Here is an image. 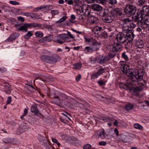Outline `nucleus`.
I'll list each match as a JSON object with an SVG mask.
<instances>
[{
	"label": "nucleus",
	"instance_id": "nucleus-38",
	"mask_svg": "<svg viewBox=\"0 0 149 149\" xmlns=\"http://www.w3.org/2000/svg\"><path fill=\"white\" fill-rule=\"evenodd\" d=\"M32 18L38 19L39 18V15L37 13H33L30 15Z\"/></svg>",
	"mask_w": 149,
	"mask_h": 149
},
{
	"label": "nucleus",
	"instance_id": "nucleus-36",
	"mask_svg": "<svg viewBox=\"0 0 149 149\" xmlns=\"http://www.w3.org/2000/svg\"><path fill=\"white\" fill-rule=\"evenodd\" d=\"M102 119L103 120L106 121V122H109V121H112L113 120L111 118H110L108 117H103L102 118Z\"/></svg>",
	"mask_w": 149,
	"mask_h": 149
},
{
	"label": "nucleus",
	"instance_id": "nucleus-7",
	"mask_svg": "<svg viewBox=\"0 0 149 149\" xmlns=\"http://www.w3.org/2000/svg\"><path fill=\"white\" fill-rule=\"evenodd\" d=\"M130 27H125L124 28L123 31L124 33L126 34V36L125 37L127 39V42L126 47L127 48L129 47L130 45Z\"/></svg>",
	"mask_w": 149,
	"mask_h": 149
},
{
	"label": "nucleus",
	"instance_id": "nucleus-42",
	"mask_svg": "<svg viewBox=\"0 0 149 149\" xmlns=\"http://www.w3.org/2000/svg\"><path fill=\"white\" fill-rule=\"evenodd\" d=\"M51 13L52 15L54 16L58 15L59 13V12L57 10H52L51 11Z\"/></svg>",
	"mask_w": 149,
	"mask_h": 149
},
{
	"label": "nucleus",
	"instance_id": "nucleus-23",
	"mask_svg": "<svg viewBox=\"0 0 149 149\" xmlns=\"http://www.w3.org/2000/svg\"><path fill=\"white\" fill-rule=\"evenodd\" d=\"M124 35L123 33H119L117 34L116 37V39L118 41H121V42L123 43L124 42H125V41L121 42V40L123 38H124Z\"/></svg>",
	"mask_w": 149,
	"mask_h": 149
},
{
	"label": "nucleus",
	"instance_id": "nucleus-58",
	"mask_svg": "<svg viewBox=\"0 0 149 149\" xmlns=\"http://www.w3.org/2000/svg\"><path fill=\"white\" fill-rule=\"evenodd\" d=\"M136 44L138 46H141L143 44L142 41L141 40H140V42L137 41L136 42Z\"/></svg>",
	"mask_w": 149,
	"mask_h": 149
},
{
	"label": "nucleus",
	"instance_id": "nucleus-2",
	"mask_svg": "<svg viewBox=\"0 0 149 149\" xmlns=\"http://www.w3.org/2000/svg\"><path fill=\"white\" fill-rule=\"evenodd\" d=\"M77 10V13L79 15V19L80 20H83L85 16L90 14L91 8L88 5H84L82 7L81 9Z\"/></svg>",
	"mask_w": 149,
	"mask_h": 149
},
{
	"label": "nucleus",
	"instance_id": "nucleus-46",
	"mask_svg": "<svg viewBox=\"0 0 149 149\" xmlns=\"http://www.w3.org/2000/svg\"><path fill=\"white\" fill-rule=\"evenodd\" d=\"M116 2V0H109V3L112 5H114Z\"/></svg>",
	"mask_w": 149,
	"mask_h": 149
},
{
	"label": "nucleus",
	"instance_id": "nucleus-50",
	"mask_svg": "<svg viewBox=\"0 0 149 149\" xmlns=\"http://www.w3.org/2000/svg\"><path fill=\"white\" fill-rule=\"evenodd\" d=\"M91 147V145L89 144H87L84 146L83 149H89Z\"/></svg>",
	"mask_w": 149,
	"mask_h": 149
},
{
	"label": "nucleus",
	"instance_id": "nucleus-12",
	"mask_svg": "<svg viewBox=\"0 0 149 149\" xmlns=\"http://www.w3.org/2000/svg\"><path fill=\"white\" fill-rule=\"evenodd\" d=\"M121 65L123 64L124 66L122 67L123 69L124 72L128 76H130V66L127 63L121 62Z\"/></svg>",
	"mask_w": 149,
	"mask_h": 149
},
{
	"label": "nucleus",
	"instance_id": "nucleus-37",
	"mask_svg": "<svg viewBox=\"0 0 149 149\" xmlns=\"http://www.w3.org/2000/svg\"><path fill=\"white\" fill-rule=\"evenodd\" d=\"M67 18V17L66 15L64 16L63 17L61 18L58 21V23H61L64 21Z\"/></svg>",
	"mask_w": 149,
	"mask_h": 149
},
{
	"label": "nucleus",
	"instance_id": "nucleus-31",
	"mask_svg": "<svg viewBox=\"0 0 149 149\" xmlns=\"http://www.w3.org/2000/svg\"><path fill=\"white\" fill-rule=\"evenodd\" d=\"M136 11V7L134 6L131 5V15H134Z\"/></svg>",
	"mask_w": 149,
	"mask_h": 149
},
{
	"label": "nucleus",
	"instance_id": "nucleus-3",
	"mask_svg": "<svg viewBox=\"0 0 149 149\" xmlns=\"http://www.w3.org/2000/svg\"><path fill=\"white\" fill-rule=\"evenodd\" d=\"M47 55H44L41 57V59L43 61L48 62H56L57 58L58 56L57 55H55L53 52L46 51L45 52Z\"/></svg>",
	"mask_w": 149,
	"mask_h": 149
},
{
	"label": "nucleus",
	"instance_id": "nucleus-10",
	"mask_svg": "<svg viewBox=\"0 0 149 149\" xmlns=\"http://www.w3.org/2000/svg\"><path fill=\"white\" fill-rule=\"evenodd\" d=\"M97 71L96 72L93 74L91 76V79H94L97 78L100 76L106 70L101 67H99L97 68Z\"/></svg>",
	"mask_w": 149,
	"mask_h": 149
},
{
	"label": "nucleus",
	"instance_id": "nucleus-1",
	"mask_svg": "<svg viewBox=\"0 0 149 149\" xmlns=\"http://www.w3.org/2000/svg\"><path fill=\"white\" fill-rule=\"evenodd\" d=\"M137 70L131 69V91L136 96L139 95V91L143 89V85L139 81L143 79V76L138 75Z\"/></svg>",
	"mask_w": 149,
	"mask_h": 149
},
{
	"label": "nucleus",
	"instance_id": "nucleus-48",
	"mask_svg": "<svg viewBox=\"0 0 149 149\" xmlns=\"http://www.w3.org/2000/svg\"><path fill=\"white\" fill-rule=\"evenodd\" d=\"M97 62V59L93 58L92 60H91L90 61V63L91 64H94L96 63Z\"/></svg>",
	"mask_w": 149,
	"mask_h": 149
},
{
	"label": "nucleus",
	"instance_id": "nucleus-33",
	"mask_svg": "<svg viewBox=\"0 0 149 149\" xmlns=\"http://www.w3.org/2000/svg\"><path fill=\"white\" fill-rule=\"evenodd\" d=\"M133 126L135 128L139 130H141L143 128V127L138 123L135 124Z\"/></svg>",
	"mask_w": 149,
	"mask_h": 149
},
{
	"label": "nucleus",
	"instance_id": "nucleus-6",
	"mask_svg": "<svg viewBox=\"0 0 149 149\" xmlns=\"http://www.w3.org/2000/svg\"><path fill=\"white\" fill-rule=\"evenodd\" d=\"M115 54L114 53L112 55L110 54L106 56L100 55L97 58V62L100 64L104 63L108 61L112 58L115 56Z\"/></svg>",
	"mask_w": 149,
	"mask_h": 149
},
{
	"label": "nucleus",
	"instance_id": "nucleus-20",
	"mask_svg": "<svg viewBox=\"0 0 149 149\" xmlns=\"http://www.w3.org/2000/svg\"><path fill=\"white\" fill-rule=\"evenodd\" d=\"M91 8L92 9L95 11H100L102 9V7L100 5L98 4H93L91 5Z\"/></svg>",
	"mask_w": 149,
	"mask_h": 149
},
{
	"label": "nucleus",
	"instance_id": "nucleus-15",
	"mask_svg": "<svg viewBox=\"0 0 149 149\" xmlns=\"http://www.w3.org/2000/svg\"><path fill=\"white\" fill-rule=\"evenodd\" d=\"M140 13L141 14L145 16H148L149 13V6H143L141 10Z\"/></svg>",
	"mask_w": 149,
	"mask_h": 149
},
{
	"label": "nucleus",
	"instance_id": "nucleus-27",
	"mask_svg": "<svg viewBox=\"0 0 149 149\" xmlns=\"http://www.w3.org/2000/svg\"><path fill=\"white\" fill-rule=\"evenodd\" d=\"M124 12L127 14H129L130 15V5H128L126 6L124 9Z\"/></svg>",
	"mask_w": 149,
	"mask_h": 149
},
{
	"label": "nucleus",
	"instance_id": "nucleus-17",
	"mask_svg": "<svg viewBox=\"0 0 149 149\" xmlns=\"http://www.w3.org/2000/svg\"><path fill=\"white\" fill-rule=\"evenodd\" d=\"M19 34L17 33H13L6 40V42H9L15 40L19 36Z\"/></svg>",
	"mask_w": 149,
	"mask_h": 149
},
{
	"label": "nucleus",
	"instance_id": "nucleus-16",
	"mask_svg": "<svg viewBox=\"0 0 149 149\" xmlns=\"http://www.w3.org/2000/svg\"><path fill=\"white\" fill-rule=\"evenodd\" d=\"M88 21L91 24H95L98 22V19L97 17L94 16H91L88 17Z\"/></svg>",
	"mask_w": 149,
	"mask_h": 149
},
{
	"label": "nucleus",
	"instance_id": "nucleus-5",
	"mask_svg": "<svg viewBox=\"0 0 149 149\" xmlns=\"http://www.w3.org/2000/svg\"><path fill=\"white\" fill-rule=\"evenodd\" d=\"M103 16L107 22H111L114 19V16L111 13L110 11L107 9H105L103 13Z\"/></svg>",
	"mask_w": 149,
	"mask_h": 149
},
{
	"label": "nucleus",
	"instance_id": "nucleus-14",
	"mask_svg": "<svg viewBox=\"0 0 149 149\" xmlns=\"http://www.w3.org/2000/svg\"><path fill=\"white\" fill-rule=\"evenodd\" d=\"M100 47L98 46H94L90 47L87 46L84 49V51L85 53L88 52H92L93 51L97 50Z\"/></svg>",
	"mask_w": 149,
	"mask_h": 149
},
{
	"label": "nucleus",
	"instance_id": "nucleus-62",
	"mask_svg": "<svg viewBox=\"0 0 149 149\" xmlns=\"http://www.w3.org/2000/svg\"><path fill=\"white\" fill-rule=\"evenodd\" d=\"M28 109L25 108L24 110V114H27L28 113Z\"/></svg>",
	"mask_w": 149,
	"mask_h": 149
},
{
	"label": "nucleus",
	"instance_id": "nucleus-47",
	"mask_svg": "<svg viewBox=\"0 0 149 149\" xmlns=\"http://www.w3.org/2000/svg\"><path fill=\"white\" fill-rule=\"evenodd\" d=\"M106 0H97V2L102 4H104L106 2Z\"/></svg>",
	"mask_w": 149,
	"mask_h": 149
},
{
	"label": "nucleus",
	"instance_id": "nucleus-54",
	"mask_svg": "<svg viewBox=\"0 0 149 149\" xmlns=\"http://www.w3.org/2000/svg\"><path fill=\"white\" fill-rule=\"evenodd\" d=\"M68 37L71 39H74V37L72 35L70 32H68ZM70 40H71V39Z\"/></svg>",
	"mask_w": 149,
	"mask_h": 149
},
{
	"label": "nucleus",
	"instance_id": "nucleus-49",
	"mask_svg": "<svg viewBox=\"0 0 149 149\" xmlns=\"http://www.w3.org/2000/svg\"><path fill=\"white\" fill-rule=\"evenodd\" d=\"M141 24V26L143 29H145L147 28L148 26V25H147L146 24H145L144 22L143 23H142V24Z\"/></svg>",
	"mask_w": 149,
	"mask_h": 149
},
{
	"label": "nucleus",
	"instance_id": "nucleus-43",
	"mask_svg": "<svg viewBox=\"0 0 149 149\" xmlns=\"http://www.w3.org/2000/svg\"><path fill=\"white\" fill-rule=\"evenodd\" d=\"M39 41L42 43H44L47 41L46 36L43 38L39 40Z\"/></svg>",
	"mask_w": 149,
	"mask_h": 149
},
{
	"label": "nucleus",
	"instance_id": "nucleus-57",
	"mask_svg": "<svg viewBox=\"0 0 149 149\" xmlns=\"http://www.w3.org/2000/svg\"><path fill=\"white\" fill-rule=\"evenodd\" d=\"M17 19L19 21H21L22 22H23L24 21V18L20 16L17 17Z\"/></svg>",
	"mask_w": 149,
	"mask_h": 149
},
{
	"label": "nucleus",
	"instance_id": "nucleus-30",
	"mask_svg": "<svg viewBox=\"0 0 149 149\" xmlns=\"http://www.w3.org/2000/svg\"><path fill=\"white\" fill-rule=\"evenodd\" d=\"M123 88L126 90H128L130 92V84L128 83L125 84L123 86Z\"/></svg>",
	"mask_w": 149,
	"mask_h": 149
},
{
	"label": "nucleus",
	"instance_id": "nucleus-41",
	"mask_svg": "<svg viewBox=\"0 0 149 149\" xmlns=\"http://www.w3.org/2000/svg\"><path fill=\"white\" fill-rule=\"evenodd\" d=\"M10 3L14 5H19V3L18 2H17L15 1H9Z\"/></svg>",
	"mask_w": 149,
	"mask_h": 149
},
{
	"label": "nucleus",
	"instance_id": "nucleus-51",
	"mask_svg": "<svg viewBox=\"0 0 149 149\" xmlns=\"http://www.w3.org/2000/svg\"><path fill=\"white\" fill-rule=\"evenodd\" d=\"M122 56L123 58L126 60H128V58L127 56L125 54V52H123L122 54Z\"/></svg>",
	"mask_w": 149,
	"mask_h": 149
},
{
	"label": "nucleus",
	"instance_id": "nucleus-21",
	"mask_svg": "<svg viewBox=\"0 0 149 149\" xmlns=\"http://www.w3.org/2000/svg\"><path fill=\"white\" fill-rule=\"evenodd\" d=\"M110 11L113 16H114V17L116 15H120L122 14L120 10L118 8H115L113 10H111Z\"/></svg>",
	"mask_w": 149,
	"mask_h": 149
},
{
	"label": "nucleus",
	"instance_id": "nucleus-8",
	"mask_svg": "<svg viewBox=\"0 0 149 149\" xmlns=\"http://www.w3.org/2000/svg\"><path fill=\"white\" fill-rule=\"evenodd\" d=\"M93 136L96 139H104L107 138V135L105 133L104 130L101 129L96 131Z\"/></svg>",
	"mask_w": 149,
	"mask_h": 149
},
{
	"label": "nucleus",
	"instance_id": "nucleus-61",
	"mask_svg": "<svg viewBox=\"0 0 149 149\" xmlns=\"http://www.w3.org/2000/svg\"><path fill=\"white\" fill-rule=\"evenodd\" d=\"M124 21L126 23H127V22H129L130 20L128 18H125L124 19Z\"/></svg>",
	"mask_w": 149,
	"mask_h": 149
},
{
	"label": "nucleus",
	"instance_id": "nucleus-63",
	"mask_svg": "<svg viewBox=\"0 0 149 149\" xmlns=\"http://www.w3.org/2000/svg\"><path fill=\"white\" fill-rule=\"evenodd\" d=\"M76 18V17H75V15H72L71 16V19H72V20H74V19H75Z\"/></svg>",
	"mask_w": 149,
	"mask_h": 149
},
{
	"label": "nucleus",
	"instance_id": "nucleus-13",
	"mask_svg": "<svg viewBox=\"0 0 149 149\" xmlns=\"http://www.w3.org/2000/svg\"><path fill=\"white\" fill-rule=\"evenodd\" d=\"M29 127H27L26 124H24L23 125L20 126L17 130V134H19L24 132L28 130Z\"/></svg>",
	"mask_w": 149,
	"mask_h": 149
},
{
	"label": "nucleus",
	"instance_id": "nucleus-40",
	"mask_svg": "<svg viewBox=\"0 0 149 149\" xmlns=\"http://www.w3.org/2000/svg\"><path fill=\"white\" fill-rule=\"evenodd\" d=\"M46 37L47 41L48 42L51 41L53 39V36L51 35L46 36Z\"/></svg>",
	"mask_w": 149,
	"mask_h": 149
},
{
	"label": "nucleus",
	"instance_id": "nucleus-52",
	"mask_svg": "<svg viewBox=\"0 0 149 149\" xmlns=\"http://www.w3.org/2000/svg\"><path fill=\"white\" fill-rule=\"evenodd\" d=\"M21 14L23 15L26 16L27 17L29 16L30 15L29 13L26 12H22L21 13Z\"/></svg>",
	"mask_w": 149,
	"mask_h": 149
},
{
	"label": "nucleus",
	"instance_id": "nucleus-29",
	"mask_svg": "<svg viewBox=\"0 0 149 149\" xmlns=\"http://www.w3.org/2000/svg\"><path fill=\"white\" fill-rule=\"evenodd\" d=\"M143 22L145 24L149 26V16H145L143 19Z\"/></svg>",
	"mask_w": 149,
	"mask_h": 149
},
{
	"label": "nucleus",
	"instance_id": "nucleus-4",
	"mask_svg": "<svg viewBox=\"0 0 149 149\" xmlns=\"http://www.w3.org/2000/svg\"><path fill=\"white\" fill-rule=\"evenodd\" d=\"M57 42L60 44H62L65 42H69L71 41L68 35L65 33L58 35L57 36Z\"/></svg>",
	"mask_w": 149,
	"mask_h": 149
},
{
	"label": "nucleus",
	"instance_id": "nucleus-64",
	"mask_svg": "<svg viewBox=\"0 0 149 149\" xmlns=\"http://www.w3.org/2000/svg\"><path fill=\"white\" fill-rule=\"evenodd\" d=\"M138 1L139 2V4H141L145 2V0H138Z\"/></svg>",
	"mask_w": 149,
	"mask_h": 149
},
{
	"label": "nucleus",
	"instance_id": "nucleus-55",
	"mask_svg": "<svg viewBox=\"0 0 149 149\" xmlns=\"http://www.w3.org/2000/svg\"><path fill=\"white\" fill-rule=\"evenodd\" d=\"M99 144L101 146H105L106 145L107 143L105 141H102L99 142Z\"/></svg>",
	"mask_w": 149,
	"mask_h": 149
},
{
	"label": "nucleus",
	"instance_id": "nucleus-25",
	"mask_svg": "<svg viewBox=\"0 0 149 149\" xmlns=\"http://www.w3.org/2000/svg\"><path fill=\"white\" fill-rule=\"evenodd\" d=\"M5 90L7 94H9L10 92V86L8 83H6L5 85Z\"/></svg>",
	"mask_w": 149,
	"mask_h": 149
},
{
	"label": "nucleus",
	"instance_id": "nucleus-11",
	"mask_svg": "<svg viewBox=\"0 0 149 149\" xmlns=\"http://www.w3.org/2000/svg\"><path fill=\"white\" fill-rule=\"evenodd\" d=\"M103 30L102 27L95 26L92 29L93 34L96 37H100Z\"/></svg>",
	"mask_w": 149,
	"mask_h": 149
},
{
	"label": "nucleus",
	"instance_id": "nucleus-59",
	"mask_svg": "<svg viewBox=\"0 0 149 149\" xmlns=\"http://www.w3.org/2000/svg\"><path fill=\"white\" fill-rule=\"evenodd\" d=\"M114 132L117 136H118L119 132L117 129L116 128L114 130Z\"/></svg>",
	"mask_w": 149,
	"mask_h": 149
},
{
	"label": "nucleus",
	"instance_id": "nucleus-35",
	"mask_svg": "<svg viewBox=\"0 0 149 149\" xmlns=\"http://www.w3.org/2000/svg\"><path fill=\"white\" fill-rule=\"evenodd\" d=\"M31 27H40L41 26V25L40 24H37L36 23H31Z\"/></svg>",
	"mask_w": 149,
	"mask_h": 149
},
{
	"label": "nucleus",
	"instance_id": "nucleus-44",
	"mask_svg": "<svg viewBox=\"0 0 149 149\" xmlns=\"http://www.w3.org/2000/svg\"><path fill=\"white\" fill-rule=\"evenodd\" d=\"M101 36L105 38H106L107 37V33L103 30V31L102 32V33H101Z\"/></svg>",
	"mask_w": 149,
	"mask_h": 149
},
{
	"label": "nucleus",
	"instance_id": "nucleus-39",
	"mask_svg": "<svg viewBox=\"0 0 149 149\" xmlns=\"http://www.w3.org/2000/svg\"><path fill=\"white\" fill-rule=\"evenodd\" d=\"M107 81V80H102L100 79L98 81V84L100 85H103L105 84V83Z\"/></svg>",
	"mask_w": 149,
	"mask_h": 149
},
{
	"label": "nucleus",
	"instance_id": "nucleus-26",
	"mask_svg": "<svg viewBox=\"0 0 149 149\" xmlns=\"http://www.w3.org/2000/svg\"><path fill=\"white\" fill-rule=\"evenodd\" d=\"M14 139H11L9 138H5L3 139V142L6 143H10L13 142Z\"/></svg>",
	"mask_w": 149,
	"mask_h": 149
},
{
	"label": "nucleus",
	"instance_id": "nucleus-9",
	"mask_svg": "<svg viewBox=\"0 0 149 149\" xmlns=\"http://www.w3.org/2000/svg\"><path fill=\"white\" fill-rule=\"evenodd\" d=\"M85 42L88 45H92L94 46L100 47V43L98 42L91 37H85Z\"/></svg>",
	"mask_w": 149,
	"mask_h": 149
},
{
	"label": "nucleus",
	"instance_id": "nucleus-18",
	"mask_svg": "<svg viewBox=\"0 0 149 149\" xmlns=\"http://www.w3.org/2000/svg\"><path fill=\"white\" fill-rule=\"evenodd\" d=\"M143 15L140 13L139 14L137 13V15L132 17V19L136 22H140L143 20Z\"/></svg>",
	"mask_w": 149,
	"mask_h": 149
},
{
	"label": "nucleus",
	"instance_id": "nucleus-60",
	"mask_svg": "<svg viewBox=\"0 0 149 149\" xmlns=\"http://www.w3.org/2000/svg\"><path fill=\"white\" fill-rule=\"evenodd\" d=\"M81 78V76L80 74H79L77 76L76 78V79L77 81H78Z\"/></svg>",
	"mask_w": 149,
	"mask_h": 149
},
{
	"label": "nucleus",
	"instance_id": "nucleus-34",
	"mask_svg": "<svg viewBox=\"0 0 149 149\" xmlns=\"http://www.w3.org/2000/svg\"><path fill=\"white\" fill-rule=\"evenodd\" d=\"M32 34L30 31H29L25 36L24 38L27 39H29L30 37L32 35Z\"/></svg>",
	"mask_w": 149,
	"mask_h": 149
},
{
	"label": "nucleus",
	"instance_id": "nucleus-32",
	"mask_svg": "<svg viewBox=\"0 0 149 149\" xmlns=\"http://www.w3.org/2000/svg\"><path fill=\"white\" fill-rule=\"evenodd\" d=\"M35 35L38 37L41 38L43 36V34L41 31H37L35 33Z\"/></svg>",
	"mask_w": 149,
	"mask_h": 149
},
{
	"label": "nucleus",
	"instance_id": "nucleus-24",
	"mask_svg": "<svg viewBox=\"0 0 149 149\" xmlns=\"http://www.w3.org/2000/svg\"><path fill=\"white\" fill-rule=\"evenodd\" d=\"M31 112L33 113L34 114L36 115H38V113L41 114L39 112V111L37 107L35 106H32L31 109Z\"/></svg>",
	"mask_w": 149,
	"mask_h": 149
},
{
	"label": "nucleus",
	"instance_id": "nucleus-19",
	"mask_svg": "<svg viewBox=\"0 0 149 149\" xmlns=\"http://www.w3.org/2000/svg\"><path fill=\"white\" fill-rule=\"evenodd\" d=\"M31 25L30 23H26L24 24L21 26L19 29V30L20 31H24L26 32L27 31L28 28H30Z\"/></svg>",
	"mask_w": 149,
	"mask_h": 149
},
{
	"label": "nucleus",
	"instance_id": "nucleus-56",
	"mask_svg": "<svg viewBox=\"0 0 149 149\" xmlns=\"http://www.w3.org/2000/svg\"><path fill=\"white\" fill-rule=\"evenodd\" d=\"M12 100V98L11 97L9 96L8 97L7 102V104H9L11 102Z\"/></svg>",
	"mask_w": 149,
	"mask_h": 149
},
{
	"label": "nucleus",
	"instance_id": "nucleus-53",
	"mask_svg": "<svg viewBox=\"0 0 149 149\" xmlns=\"http://www.w3.org/2000/svg\"><path fill=\"white\" fill-rule=\"evenodd\" d=\"M52 141L53 143H56L58 146L60 145V143L58 142L56 139L53 138L52 139Z\"/></svg>",
	"mask_w": 149,
	"mask_h": 149
},
{
	"label": "nucleus",
	"instance_id": "nucleus-28",
	"mask_svg": "<svg viewBox=\"0 0 149 149\" xmlns=\"http://www.w3.org/2000/svg\"><path fill=\"white\" fill-rule=\"evenodd\" d=\"M82 63H77L74 64L73 65V68L75 70H78L80 69L82 66Z\"/></svg>",
	"mask_w": 149,
	"mask_h": 149
},
{
	"label": "nucleus",
	"instance_id": "nucleus-22",
	"mask_svg": "<svg viewBox=\"0 0 149 149\" xmlns=\"http://www.w3.org/2000/svg\"><path fill=\"white\" fill-rule=\"evenodd\" d=\"M121 46L118 43H114L112 46V50L113 52H115L118 51L121 48Z\"/></svg>",
	"mask_w": 149,
	"mask_h": 149
},
{
	"label": "nucleus",
	"instance_id": "nucleus-45",
	"mask_svg": "<svg viewBox=\"0 0 149 149\" xmlns=\"http://www.w3.org/2000/svg\"><path fill=\"white\" fill-rule=\"evenodd\" d=\"M125 109L127 111H129L130 109V104H129L126 105L125 106Z\"/></svg>",
	"mask_w": 149,
	"mask_h": 149
}]
</instances>
